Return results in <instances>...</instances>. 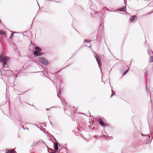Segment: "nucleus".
<instances>
[{
  "instance_id": "12",
  "label": "nucleus",
  "mask_w": 153,
  "mask_h": 153,
  "mask_svg": "<svg viewBox=\"0 0 153 153\" xmlns=\"http://www.w3.org/2000/svg\"><path fill=\"white\" fill-rule=\"evenodd\" d=\"M125 10H126L125 8H121L120 10H121V11H125Z\"/></svg>"
},
{
  "instance_id": "6",
  "label": "nucleus",
  "mask_w": 153,
  "mask_h": 153,
  "mask_svg": "<svg viewBox=\"0 0 153 153\" xmlns=\"http://www.w3.org/2000/svg\"><path fill=\"white\" fill-rule=\"evenodd\" d=\"M99 122L100 124L102 127H104L105 126V124L104 123L103 120L101 118L99 119Z\"/></svg>"
},
{
  "instance_id": "8",
  "label": "nucleus",
  "mask_w": 153,
  "mask_h": 153,
  "mask_svg": "<svg viewBox=\"0 0 153 153\" xmlns=\"http://www.w3.org/2000/svg\"><path fill=\"white\" fill-rule=\"evenodd\" d=\"M54 149L55 151L56 152L57 151L58 149V143H54Z\"/></svg>"
},
{
  "instance_id": "9",
  "label": "nucleus",
  "mask_w": 153,
  "mask_h": 153,
  "mask_svg": "<svg viewBox=\"0 0 153 153\" xmlns=\"http://www.w3.org/2000/svg\"><path fill=\"white\" fill-rule=\"evenodd\" d=\"M6 34V33L3 31L0 30V35H5Z\"/></svg>"
},
{
  "instance_id": "4",
  "label": "nucleus",
  "mask_w": 153,
  "mask_h": 153,
  "mask_svg": "<svg viewBox=\"0 0 153 153\" xmlns=\"http://www.w3.org/2000/svg\"><path fill=\"white\" fill-rule=\"evenodd\" d=\"M96 59L97 62L99 66H101V59L99 55H96Z\"/></svg>"
},
{
  "instance_id": "7",
  "label": "nucleus",
  "mask_w": 153,
  "mask_h": 153,
  "mask_svg": "<svg viewBox=\"0 0 153 153\" xmlns=\"http://www.w3.org/2000/svg\"><path fill=\"white\" fill-rule=\"evenodd\" d=\"M137 19V17L136 16H133L131 17L130 20L131 22H133L135 21H136Z\"/></svg>"
},
{
  "instance_id": "14",
  "label": "nucleus",
  "mask_w": 153,
  "mask_h": 153,
  "mask_svg": "<svg viewBox=\"0 0 153 153\" xmlns=\"http://www.w3.org/2000/svg\"><path fill=\"white\" fill-rule=\"evenodd\" d=\"M128 70H126L125 71V72L124 73V74H123V75H125L128 72Z\"/></svg>"
},
{
  "instance_id": "10",
  "label": "nucleus",
  "mask_w": 153,
  "mask_h": 153,
  "mask_svg": "<svg viewBox=\"0 0 153 153\" xmlns=\"http://www.w3.org/2000/svg\"><path fill=\"white\" fill-rule=\"evenodd\" d=\"M84 41L85 42V43H90L91 42V41L90 40L86 39V40H85Z\"/></svg>"
},
{
  "instance_id": "11",
  "label": "nucleus",
  "mask_w": 153,
  "mask_h": 153,
  "mask_svg": "<svg viewBox=\"0 0 153 153\" xmlns=\"http://www.w3.org/2000/svg\"><path fill=\"white\" fill-rule=\"evenodd\" d=\"M150 60L151 62H153V56H151L150 58Z\"/></svg>"
},
{
  "instance_id": "3",
  "label": "nucleus",
  "mask_w": 153,
  "mask_h": 153,
  "mask_svg": "<svg viewBox=\"0 0 153 153\" xmlns=\"http://www.w3.org/2000/svg\"><path fill=\"white\" fill-rule=\"evenodd\" d=\"M39 61L40 63L45 65H47L48 64V61L46 59L43 58H40Z\"/></svg>"
},
{
  "instance_id": "15",
  "label": "nucleus",
  "mask_w": 153,
  "mask_h": 153,
  "mask_svg": "<svg viewBox=\"0 0 153 153\" xmlns=\"http://www.w3.org/2000/svg\"><path fill=\"white\" fill-rule=\"evenodd\" d=\"M115 93H114V94H115ZM114 94L113 93L112 91H111V97H112L113 95Z\"/></svg>"
},
{
  "instance_id": "2",
  "label": "nucleus",
  "mask_w": 153,
  "mask_h": 153,
  "mask_svg": "<svg viewBox=\"0 0 153 153\" xmlns=\"http://www.w3.org/2000/svg\"><path fill=\"white\" fill-rule=\"evenodd\" d=\"M35 51L34 52V55L36 56H40L42 55V53L40 52L41 51V48L38 46H36L35 48Z\"/></svg>"
},
{
  "instance_id": "1",
  "label": "nucleus",
  "mask_w": 153,
  "mask_h": 153,
  "mask_svg": "<svg viewBox=\"0 0 153 153\" xmlns=\"http://www.w3.org/2000/svg\"><path fill=\"white\" fill-rule=\"evenodd\" d=\"M10 58L9 57L4 56L3 55H1L0 56V63L1 62H3V68H7V63L9 60Z\"/></svg>"
},
{
  "instance_id": "13",
  "label": "nucleus",
  "mask_w": 153,
  "mask_h": 153,
  "mask_svg": "<svg viewBox=\"0 0 153 153\" xmlns=\"http://www.w3.org/2000/svg\"><path fill=\"white\" fill-rule=\"evenodd\" d=\"M13 35H14V33H11V36H10V39H12V37H13Z\"/></svg>"
},
{
  "instance_id": "5",
  "label": "nucleus",
  "mask_w": 153,
  "mask_h": 153,
  "mask_svg": "<svg viewBox=\"0 0 153 153\" xmlns=\"http://www.w3.org/2000/svg\"><path fill=\"white\" fill-rule=\"evenodd\" d=\"M16 152L14 149H7L6 150V153H15Z\"/></svg>"
}]
</instances>
